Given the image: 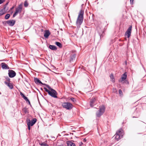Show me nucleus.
<instances>
[{
	"label": "nucleus",
	"instance_id": "f257e3e1",
	"mask_svg": "<svg viewBox=\"0 0 146 146\" xmlns=\"http://www.w3.org/2000/svg\"><path fill=\"white\" fill-rule=\"evenodd\" d=\"M84 11L82 9L80 11L76 21L77 26H80L82 23L84 19Z\"/></svg>",
	"mask_w": 146,
	"mask_h": 146
},
{
	"label": "nucleus",
	"instance_id": "f03ea898",
	"mask_svg": "<svg viewBox=\"0 0 146 146\" xmlns=\"http://www.w3.org/2000/svg\"><path fill=\"white\" fill-rule=\"evenodd\" d=\"M123 135V130L121 128L119 129L118 131L116 132L114 135L115 138L117 141H118L122 138Z\"/></svg>",
	"mask_w": 146,
	"mask_h": 146
},
{
	"label": "nucleus",
	"instance_id": "7ed1b4c3",
	"mask_svg": "<svg viewBox=\"0 0 146 146\" xmlns=\"http://www.w3.org/2000/svg\"><path fill=\"white\" fill-rule=\"evenodd\" d=\"M127 77V73L125 72L123 74L119 80V82L120 83H125L126 84H128L129 82L127 80H126Z\"/></svg>",
	"mask_w": 146,
	"mask_h": 146
},
{
	"label": "nucleus",
	"instance_id": "20e7f679",
	"mask_svg": "<svg viewBox=\"0 0 146 146\" xmlns=\"http://www.w3.org/2000/svg\"><path fill=\"white\" fill-rule=\"evenodd\" d=\"M105 107L104 106H103L101 107H100L99 110L96 112V115L97 117L99 118L102 115L105 111Z\"/></svg>",
	"mask_w": 146,
	"mask_h": 146
},
{
	"label": "nucleus",
	"instance_id": "39448f33",
	"mask_svg": "<svg viewBox=\"0 0 146 146\" xmlns=\"http://www.w3.org/2000/svg\"><path fill=\"white\" fill-rule=\"evenodd\" d=\"M62 106L63 108L68 110H70L73 107V105L72 104L69 102L62 103Z\"/></svg>",
	"mask_w": 146,
	"mask_h": 146
},
{
	"label": "nucleus",
	"instance_id": "423d86ee",
	"mask_svg": "<svg viewBox=\"0 0 146 146\" xmlns=\"http://www.w3.org/2000/svg\"><path fill=\"white\" fill-rule=\"evenodd\" d=\"M76 59V54L75 52H72L70 54L69 61L70 63L73 62L75 61Z\"/></svg>",
	"mask_w": 146,
	"mask_h": 146
},
{
	"label": "nucleus",
	"instance_id": "0eeeda50",
	"mask_svg": "<svg viewBox=\"0 0 146 146\" xmlns=\"http://www.w3.org/2000/svg\"><path fill=\"white\" fill-rule=\"evenodd\" d=\"M132 28V26H130L125 33V36L127 38H129L131 35Z\"/></svg>",
	"mask_w": 146,
	"mask_h": 146
},
{
	"label": "nucleus",
	"instance_id": "6e6552de",
	"mask_svg": "<svg viewBox=\"0 0 146 146\" xmlns=\"http://www.w3.org/2000/svg\"><path fill=\"white\" fill-rule=\"evenodd\" d=\"M16 22V21L14 20H10L5 21L4 23V25H5L7 24L8 25L10 26H13Z\"/></svg>",
	"mask_w": 146,
	"mask_h": 146
},
{
	"label": "nucleus",
	"instance_id": "1a4fd4ad",
	"mask_svg": "<svg viewBox=\"0 0 146 146\" xmlns=\"http://www.w3.org/2000/svg\"><path fill=\"white\" fill-rule=\"evenodd\" d=\"M48 94L49 95L54 98H57V93L54 89H52L50 90V92H49Z\"/></svg>",
	"mask_w": 146,
	"mask_h": 146
},
{
	"label": "nucleus",
	"instance_id": "9d476101",
	"mask_svg": "<svg viewBox=\"0 0 146 146\" xmlns=\"http://www.w3.org/2000/svg\"><path fill=\"white\" fill-rule=\"evenodd\" d=\"M8 75L9 77L12 78L14 77L16 75V73L15 71L12 70H8Z\"/></svg>",
	"mask_w": 146,
	"mask_h": 146
},
{
	"label": "nucleus",
	"instance_id": "9b49d317",
	"mask_svg": "<svg viewBox=\"0 0 146 146\" xmlns=\"http://www.w3.org/2000/svg\"><path fill=\"white\" fill-rule=\"evenodd\" d=\"M37 120L36 118H34L32 119L31 121L29 119H27L26 121L27 123H29L30 122V124L31 125V126H33L36 122Z\"/></svg>",
	"mask_w": 146,
	"mask_h": 146
},
{
	"label": "nucleus",
	"instance_id": "f8f14e48",
	"mask_svg": "<svg viewBox=\"0 0 146 146\" xmlns=\"http://www.w3.org/2000/svg\"><path fill=\"white\" fill-rule=\"evenodd\" d=\"M22 9V5L20 4L19 5L18 7L15 8V12L17 13H21V12Z\"/></svg>",
	"mask_w": 146,
	"mask_h": 146
},
{
	"label": "nucleus",
	"instance_id": "ddd939ff",
	"mask_svg": "<svg viewBox=\"0 0 146 146\" xmlns=\"http://www.w3.org/2000/svg\"><path fill=\"white\" fill-rule=\"evenodd\" d=\"M2 68L3 69H8L9 68L8 66L4 62H2L1 64Z\"/></svg>",
	"mask_w": 146,
	"mask_h": 146
},
{
	"label": "nucleus",
	"instance_id": "4468645a",
	"mask_svg": "<svg viewBox=\"0 0 146 146\" xmlns=\"http://www.w3.org/2000/svg\"><path fill=\"white\" fill-rule=\"evenodd\" d=\"M34 81L36 84H41L42 85L43 84V83L39 80V79L37 78H34Z\"/></svg>",
	"mask_w": 146,
	"mask_h": 146
},
{
	"label": "nucleus",
	"instance_id": "2eb2a0df",
	"mask_svg": "<svg viewBox=\"0 0 146 146\" xmlns=\"http://www.w3.org/2000/svg\"><path fill=\"white\" fill-rule=\"evenodd\" d=\"M50 34V33L48 30H46L44 34V36L46 38H47Z\"/></svg>",
	"mask_w": 146,
	"mask_h": 146
},
{
	"label": "nucleus",
	"instance_id": "dca6fc26",
	"mask_svg": "<svg viewBox=\"0 0 146 146\" xmlns=\"http://www.w3.org/2000/svg\"><path fill=\"white\" fill-rule=\"evenodd\" d=\"M96 99L95 98L90 100V105L91 107H93L94 106V104L96 102Z\"/></svg>",
	"mask_w": 146,
	"mask_h": 146
},
{
	"label": "nucleus",
	"instance_id": "f3484780",
	"mask_svg": "<svg viewBox=\"0 0 146 146\" xmlns=\"http://www.w3.org/2000/svg\"><path fill=\"white\" fill-rule=\"evenodd\" d=\"M5 83L7 85L10 89H12L13 88V86L12 84L7 82L6 81L5 82Z\"/></svg>",
	"mask_w": 146,
	"mask_h": 146
},
{
	"label": "nucleus",
	"instance_id": "a211bd4d",
	"mask_svg": "<svg viewBox=\"0 0 146 146\" xmlns=\"http://www.w3.org/2000/svg\"><path fill=\"white\" fill-rule=\"evenodd\" d=\"M66 143L67 146H76L75 143L70 141H67Z\"/></svg>",
	"mask_w": 146,
	"mask_h": 146
},
{
	"label": "nucleus",
	"instance_id": "6ab92c4d",
	"mask_svg": "<svg viewBox=\"0 0 146 146\" xmlns=\"http://www.w3.org/2000/svg\"><path fill=\"white\" fill-rule=\"evenodd\" d=\"M49 48L52 50H56L57 48L55 46L50 45L49 46Z\"/></svg>",
	"mask_w": 146,
	"mask_h": 146
},
{
	"label": "nucleus",
	"instance_id": "aec40b11",
	"mask_svg": "<svg viewBox=\"0 0 146 146\" xmlns=\"http://www.w3.org/2000/svg\"><path fill=\"white\" fill-rule=\"evenodd\" d=\"M6 13L5 10H4L2 9L0 10V16H1L4 14Z\"/></svg>",
	"mask_w": 146,
	"mask_h": 146
},
{
	"label": "nucleus",
	"instance_id": "412c9836",
	"mask_svg": "<svg viewBox=\"0 0 146 146\" xmlns=\"http://www.w3.org/2000/svg\"><path fill=\"white\" fill-rule=\"evenodd\" d=\"M55 44H56L57 46H58L59 48H61L62 47V45L60 42H56L55 43Z\"/></svg>",
	"mask_w": 146,
	"mask_h": 146
},
{
	"label": "nucleus",
	"instance_id": "4be33fe9",
	"mask_svg": "<svg viewBox=\"0 0 146 146\" xmlns=\"http://www.w3.org/2000/svg\"><path fill=\"white\" fill-rule=\"evenodd\" d=\"M110 78L111 79V81L113 82V83L115 82V79L113 76V74H110Z\"/></svg>",
	"mask_w": 146,
	"mask_h": 146
},
{
	"label": "nucleus",
	"instance_id": "5701e85b",
	"mask_svg": "<svg viewBox=\"0 0 146 146\" xmlns=\"http://www.w3.org/2000/svg\"><path fill=\"white\" fill-rule=\"evenodd\" d=\"M104 33L103 31H102V33H100L99 32V34L100 36V39L102 38L103 37V36H104Z\"/></svg>",
	"mask_w": 146,
	"mask_h": 146
},
{
	"label": "nucleus",
	"instance_id": "b1692460",
	"mask_svg": "<svg viewBox=\"0 0 146 146\" xmlns=\"http://www.w3.org/2000/svg\"><path fill=\"white\" fill-rule=\"evenodd\" d=\"M10 17V15L9 14H7L5 16V19H8Z\"/></svg>",
	"mask_w": 146,
	"mask_h": 146
},
{
	"label": "nucleus",
	"instance_id": "393cba45",
	"mask_svg": "<svg viewBox=\"0 0 146 146\" xmlns=\"http://www.w3.org/2000/svg\"><path fill=\"white\" fill-rule=\"evenodd\" d=\"M43 85H45L46 86V87L48 88L50 90H51L52 89H53L49 85L47 84H43Z\"/></svg>",
	"mask_w": 146,
	"mask_h": 146
},
{
	"label": "nucleus",
	"instance_id": "a878e982",
	"mask_svg": "<svg viewBox=\"0 0 146 146\" xmlns=\"http://www.w3.org/2000/svg\"><path fill=\"white\" fill-rule=\"evenodd\" d=\"M27 123V125L28 127V129L29 130L31 129V125L30 123V122L29 123Z\"/></svg>",
	"mask_w": 146,
	"mask_h": 146
},
{
	"label": "nucleus",
	"instance_id": "bb28decb",
	"mask_svg": "<svg viewBox=\"0 0 146 146\" xmlns=\"http://www.w3.org/2000/svg\"><path fill=\"white\" fill-rule=\"evenodd\" d=\"M8 3L9 2H8L4 5V8L3 9H3L4 10H5L6 6L8 5Z\"/></svg>",
	"mask_w": 146,
	"mask_h": 146
},
{
	"label": "nucleus",
	"instance_id": "cd10ccee",
	"mask_svg": "<svg viewBox=\"0 0 146 146\" xmlns=\"http://www.w3.org/2000/svg\"><path fill=\"white\" fill-rule=\"evenodd\" d=\"M24 5L25 7H27L28 5V4L27 1H25L24 3Z\"/></svg>",
	"mask_w": 146,
	"mask_h": 146
},
{
	"label": "nucleus",
	"instance_id": "c85d7f7f",
	"mask_svg": "<svg viewBox=\"0 0 146 146\" xmlns=\"http://www.w3.org/2000/svg\"><path fill=\"white\" fill-rule=\"evenodd\" d=\"M70 100L74 102L75 103L76 102V100L75 98H71Z\"/></svg>",
	"mask_w": 146,
	"mask_h": 146
},
{
	"label": "nucleus",
	"instance_id": "c756f323",
	"mask_svg": "<svg viewBox=\"0 0 146 146\" xmlns=\"http://www.w3.org/2000/svg\"><path fill=\"white\" fill-rule=\"evenodd\" d=\"M39 144L41 146H45L46 145V143L44 142L42 143H39Z\"/></svg>",
	"mask_w": 146,
	"mask_h": 146
},
{
	"label": "nucleus",
	"instance_id": "7c9ffc66",
	"mask_svg": "<svg viewBox=\"0 0 146 146\" xmlns=\"http://www.w3.org/2000/svg\"><path fill=\"white\" fill-rule=\"evenodd\" d=\"M44 89L45 90V91L47 92H48V94L50 92V91L48 90L47 88H44Z\"/></svg>",
	"mask_w": 146,
	"mask_h": 146
},
{
	"label": "nucleus",
	"instance_id": "2f4dec72",
	"mask_svg": "<svg viewBox=\"0 0 146 146\" xmlns=\"http://www.w3.org/2000/svg\"><path fill=\"white\" fill-rule=\"evenodd\" d=\"M5 79L7 81L10 82V79L8 76L5 77Z\"/></svg>",
	"mask_w": 146,
	"mask_h": 146
},
{
	"label": "nucleus",
	"instance_id": "473e14b6",
	"mask_svg": "<svg viewBox=\"0 0 146 146\" xmlns=\"http://www.w3.org/2000/svg\"><path fill=\"white\" fill-rule=\"evenodd\" d=\"M24 111L25 113H28V110L26 108H24Z\"/></svg>",
	"mask_w": 146,
	"mask_h": 146
},
{
	"label": "nucleus",
	"instance_id": "72a5a7b5",
	"mask_svg": "<svg viewBox=\"0 0 146 146\" xmlns=\"http://www.w3.org/2000/svg\"><path fill=\"white\" fill-rule=\"evenodd\" d=\"M20 94L23 98L25 96L21 92H20Z\"/></svg>",
	"mask_w": 146,
	"mask_h": 146
},
{
	"label": "nucleus",
	"instance_id": "f704fd0d",
	"mask_svg": "<svg viewBox=\"0 0 146 146\" xmlns=\"http://www.w3.org/2000/svg\"><path fill=\"white\" fill-rule=\"evenodd\" d=\"M17 14V13L15 12L13 15V17L14 18L15 17Z\"/></svg>",
	"mask_w": 146,
	"mask_h": 146
},
{
	"label": "nucleus",
	"instance_id": "c9c22d12",
	"mask_svg": "<svg viewBox=\"0 0 146 146\" xmlns=\"http://www.w3.org/2000/svg\"><path fill=\"white\" fill-rule=\"evenodd\" d=\"M119 94H120V95H121V94H122V90H121V89H119Z\"/></svg>",
	"mask_w": 146,
	"mask_h": 146
},
{
	"label": "nucleus",
	"instance_id": "e433bc0d",
	"mask_svg": "<svg viewBox=\"0 0 146 146\" xmlns=\"http://www.w3.org/2000/svg\"><path fill=\"white\" fill-rule=\"evenodd\" d=\"M5 1V0H0V4L3 3Z\"/></svg>",
	"mask_w": 146,
	"mask_h": 146
},
{
	"label": "nucleus",
	"instance_id": "4c0bfd02",
	"mask_svg": "<svg viewBox=\"0 0 146 146\" xmlns=\"http://www.w3.org/2000/svg\"><path fill=\"white\" fill-rule=\"evenodd\" d=\"M133 0H130V3L131 4H132L133 3Z\"/></svg>",
	"mask_w": 146,
	"mask_h": 146
},
{
	"label": "nucleus",
	"instance_id": "58836bf2",
	"mask_svg": "<svg viewBox=\"0 0 146 146\" xmlns=\"http://www.w3.org/2000/svg\"><path fill=\"white\" fill-rule=\"evenodd\" d=\"M5 143V141H2L1 142V144L2 146H5L4 145H3V143Z\"/></svg>",
	"mask_w": 146,
	"mask_h": 146
},
{
	"label": "nucleus",
	"instance_id": "ea45409f",
	"mask_svg": "<svg viewBox=\"0 0 146 146\" xmlns=\"http://www.w3.org/2000/svg\"><path fill=\"white\" fill-rule=\"evenodd\" d=\"M23 98L24 99V100H27V99L28 98L26 97V96H25L24 98Z\"/></svg>",
	"mask_w": 146,
	"mask_h": 146
},
{
	"label": "nucleus",
	"instance_id": "a19ab883",
	"mask_svg": "<svg viewBox=\"0 0 146 146\" xmlns=\"http://www.w3.org/2000/svg\"><path fill=\"white\" fill-rule=\"evenodd\" d=\"M139 116V113H138V114L137 115V117H134V116H133V118H134V117H138V116Z\"/></svg>",
	"mask_w": 146,
	"mask_h": 146
},
{
	"label": "nucleus",
	"instance_id": "79ce46f5",
	"mask_svg": "<svg viewBox=\"0 0 146 146\" xmlns=\"http://www.w3.org/2000/svg\"><path fill=\"white\" fill-rule=\"evenodd\" d=\"M25 101H26L27 103H28L29 102H30L29 100L28 99H27V100H25Z\"/></svg>",
	"mask_w": 146,
	"mask_h": 146
},
{
	"label": "nucleus",
	"instance_id": "37998d69",
	"mask_svg": "<svg viewBox=\"0 0 146 146\" xmlns=\"http://www.w3.org/2000/svg\"><path fill=\"white\" fill-rule=\"evenodd\" d=\"M25 101H26L27 103H28L29 102H30L29 100L28 99H27V100H25Z\"/></svg>",
	"mask_w": 146,
	"mask_h": 146
},
{
	"label": "nucleus",
	"instance_id": "c03bdc74",
	"mask_svg": "<svg viewBox=\"0 0 146 146\" xmlns=\"http://www.w3.org/2000/svg\"><path fill=\"white\" fill-rule=\"evenodd\" d=\"M25 101H26L27 103H28L29 102H30L29 100L28 99H27V100H25Z\"/></svg>",
	"mask_w": 146,
	"mask_h": 146
},
{
	"label": "nucleus",
	"instance_id": "a18cd8bd",
	"mask_svg": "<svg viewBox=\"0 0 146 146\" xmlns=\"http://www.w3.org/2000/svg\"><path fill=\"white\" fill-rule=\"evenodd\" d=\"M25 101H26L27 103H28L29 102H30L29 100L28 99H27V100H25Z\"/></svg>",
	"mask_w": 146,
	"mask_h": 146
},
{
	"label": "nucleus",
	"instance_id": "49530a36",
	"mask_svg": "<svg viewBox=\"0 0 146 146\" xmlns=\"http://www.w3.org/2000/svg\"><path fill=\"white\" fill-rule=\"evenodd\" d=\"M25 101H26L27 103H28L29 102H30L29 100L28 99H27V100H25Z\"/></svg>",
	"mask_w": 146,
	"mask_h": 146
},
{
	"label": "nucleus",
	"instance_id": "de8ad7c7",
	"mask_svg": "<svg viewBox=\"0 0 146 146\" xmlns=\"http://www.w3.org/2000/svg\"><path fill=\"white\" fill-rule=\"evenodd\" d=\"M86 141V140L85 138L83 140V141L84 142H85Z\"/></svg>",
	"mask_w": 146,
	"mask_h": 146
},
{
	"label": "nucleus",
	"instance_id": "09e8293b",
	"mask_svg": "<svg viewBox=\"0 0 146 146\" xmlns=\"http://www.w3.org/2000/svg\"><path fill=\"white\" fill-rule=\"evenodd\" d=\"M14 6H13V7H12L11 8V10H12L13 9H14Z\"/></svg>",
	"mask_w": 146,
	"mask_h": 146
},
{
	"label": "nucleus",
	"instance_id": "8fccbe9b",
	"mask_svg": "<svg viewBox=\"0 0 146 146\" xmlns=\"http://www.w3.org/2000/svg\"><path fill=\"white\" fill-rule=\"evenodd\" d=\"M28 104H29V105H30V106H31V103H30V102H28Z\"/></svg>",
	"mask_w": 146,
	"mask_h": 146
},
{
	"label": "nucleus",
	"instance_id": "3c124183",
	"mask_svg": "<svg viewBox=\"0 0 146 146\" xmlns=\"http://www.w3.org/2000/svg\"><path fill=\"white\" fill-rule=\"evenodd\" d=\"M45 146H49V145H48L46 144V145H45Z\"/></svg>",
	"mask_w": 146,
	"mask_h": 146
},
{
	"label": "nucleus",
	"instance_id": "603ef678",
	"mask_svg": "<svg viewBox=\"0 0 146 146\" xmlns=\"http://www.w3.org/2000/svg\"><path fill=\"white\" fill-rule=\"evenodd\" d=\"M68 16H69V17L70 18V16L69 15H68Z\"/></svg>",
	"mask_w": 146,
	"mask_h": 146
},
{
	"label": "nucleus",
	"instance_id": "864d4df0",
	"mask_svg": "<svg viewBox=\"0 0 146 146\" xmlns=\"http://www.w3.org/2000/svg\"><path fill=\"white\" fill-rule=\"evenodd\" d=\"M138 134H141V133H138Z\"/></svg>",
	"mask_w": 146,
	"mask_h": 146
},
{
	"label": "nucleus",
	"instance_id": "5fc2aeb1",
	"mask_svg": "<svg viewBox=\"0 0 146 146\" xmlns=\"http://www.w3.org/2000/svg\"><path fill=\"white\" fill-rule=\"evenodd\" d=\"M125 63H127L126 61V62H125Z\"/></svg>",
	"mask_w": 146,
	"mask_h": 146
},
{
	"label": "nucleus",
	"instance_id": "6e6d98bb",
	"mask_svg": "<svg viewBox=\"0 0 146 146\" xmlns=\"http://www.w3.org/2000/svg\"><path fill=\"white\" fill-rule=\"evenodd\" d=\"M64 133H65V131H64Z\"/></svg>",
	"mask_w": 146,
	"mask_h": 146
}]
</instances>
